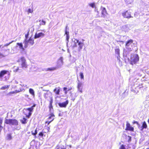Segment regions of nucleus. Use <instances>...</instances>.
I'll return each mask as SVG.
<instances>
[{"label":"nucleus","instance_id":"f257e3e1","mask_svg":"<svg viewBox=\"0 0 149 149\" xmlns=\"http://www.w3.org/2000/svg\"><path fill=\"white\" fill-rule=\"evenodd\" d=\"M82 42L79 41L78 40L76 39H74V40L72 41L71 42L70 47L73 48L76 47L77 46V44L79 46L78 47V50L79 51L81 50L83 46L84 45L83 41L84 40V39H82Z\"/></svg>","mask_w":149,"mask_h":149},{"label":"nucleus","instance_id":"f03ea898","mask_svg":"<svg viewBox=\"0 0 149 149\" xmlns=\"http://www.w3.org/2000/svg\"><path fill=\"white\" fill-rule=\"evenodd\" d=\"M9 50V49H6L4 48L2 46V45H0V51L2 52H0V59L4 58L7 55V53Z\"/></svg>","mask_w":149,"mask_h":149},{"label":"nucleus","instance_id":"7ed1b4c3","mask_svg":"<svg viewBox=\"0 0 149 149\" xmlns=\"http://www.w3.org/2000/svg\"><path fill=\"white\" fill-rule=\"evenodd\" d=\"M17 62L21 63L22 68L24 69L27 68L28 65L27 64L26 60L24 57H21L18 59Z\"/></svg>","mask_w":149,"mask_h":149},{"label":"nucleus","instance_id":"20e7f679","mask_svg":"<svg viewBox=\"0 0 149 149\" xmlns=\"http://www.w3.org/2000/svg\"><path fill=\"white\" fill-rule=\"evenodd\" d=\"M5 123L6 124L17 125H18V122L16 119H6Z\"/></svg>","mask_w":149,"mask_h":149},{"label":"nucleus","instance_id":"39448f33","mask_svg":"<svg viewBox=\"0 0 149 149\" xmlns=\"http://www.w3.org/2000/svg\"><path fill=\"white\" fill-rule=\"evenodd\" d=\"M24 43V47L26 48L28 47V44L30 45H32L34 44V40L31 37H30L28 40L25 39Z\"/></svg>","mask_w":149,"mask_h":149},{"label":"nucleus","instance_id":"423d86ee","mask_svg":"<svg viewBox=\"0 0 149 149\" xmlns=\"http://www.w3.org/2000/svg\"><path fill=\"white\" fill-rule=\"evenodd\" d=\"M131 12H129L128 10H127L122 13V15L124 17L129 19L132 17L131 16Z\"/></svg>","mask_w":149,"mask_h":149},{"label":"nucleus","instance_id":"0eeeda50","mask_svg":"<svg viewBox=\"0 0 149 149\" xmlns=\"http://www.w3.org/2000/svg\"><path fill=\"white\" fill-rule=\"evenodd\" d=\"M44 97L45 98L50 100H53L52 93L50 92H47L44 94Z\"/></svg>","mask_w":149,"mask_h":149},{"label":"nucleus","instance_id":"6e6552de","mask_svg":"<svg viewBox=\"0 0 149 149\" xmlns=\"http://www.w3.org/2000/svg\"><path fill=\"white\" fill-rule=\"evenodd\" d=\"M139 56L137 54H136L135 55L134 58L131 61L130 64L132 65L135 64L139 61Z\"/></svg>","mask_w":149,"mask_h":149},{"label":"nucleus","instance_id":"1a4fd4ad","mask_svg":"<svg viewBox=\"0 0 149 149\" xmlns=\"http://www.w3.org/2000/svg\"><path fill=\"white\" fill-rule=\"evenodd\" d=\"M69 103L68 100H66L65 102H59L58 103V105L60 107L66 108Z\"/></svg>","mask_w":149,"mask_h":149},{"label":"nucleus","instance_id":"9d476101","mask_svg":"<svg viewBox=\"0 0 149 149\" xmlns=\"http://www.w3.org/2000/svg\"><path fill=\"white\" fill-rule=\"evenodd\" d=\"M125 130L133 132L134 131V128L133 127L131 126L130 124L129 123L127 122L126 124Z\"/></svg>","mask_w":149,"mask_h":149},{"label":"nucleus","instance_id":"9b49d317","mask_svg":"<svg viewBox=\"0 0 149 149\" xmlns=\"http://www.w3.org/2000/svg\"><path fill=\"white\" fill-rule=\"evenodd\" d=\"M100 9L101 10V14L103 17H105L107 14L105 8L101 6Z\"/></svg>","mask_w":149,"mask_h":149},{"label":"nucleus","instance_id":"f8f14e48","mask_svg":"<svg viewBox=\"0 0 149 149\" xmlns=\"http://www.w3.org/2000/svg\"><path fill=\"white\" fill-rule=\"evenodd\" d=\"M27 108L24 110V114L26 115V117L28 118H29L32 114V111H29V110L27 111Z\"/></svg>","mask_w":149,"mask_h":149},{"label":"nucleus","instance_id":"ddd939ff","mask_svg":"<svg viewBox=\"0 0 149 149\" xmlns=\"http://www.w3.org/2000/svg\"><path fill=\"white\" fill-rule=\"evenodd\" d=\"M47 132H45L42 131V132H40L38 134V136L40 137H42L43 136L45 137V135L44 134V133H46L48 132L49 131L50 127H48L47 129Z\"/></svg>","mask_w":149,"mask_h":149},{"label":"nucleus","instance_id":"4468645a","mask_svg":"<svg viewBox=\"0 0 149 149\" xmlns=\"http://www.w3.org/2000/svg\"><path fill=\"white\" fill-rule=\"evenodd\" d=\"M44 36L45 34L42 32H40L38 33H36L34 35V38L36 39L40 37H43Z\"/></svg>","mask_w":149,"mask_h":149},{"label":"nucleus","instance_id":"2eb2a0df","mask_svg":"<svg viewBox=\"0 0 149 149\" xmlns=\"http://www.w3.org/2000/svg\"><path fill=\"white\" fill-rule=\"evenodd\" d=\"M133 40L132 39H130L127 41L125 44V46L126 48H128L133 43Z\"/></svg>","mask_w":149,"mask_h":149},{"label":"nucleus","instance_id":"dca6fc26","mask_svg":"<svg viewBox=\"0 0 149 149\" xmlns=\"http://www.w3.org/2000/svg\"><path fill=\"white\" fill-rule=\"evenodd\" d=\"M8 71L6 70H2L0 72V78H2Z\"/></svg>","mask_w":149,"mask_h":149},{"label":"nucleus","instance_id":"f3484780","mask_svg":"<svg viewBox=\"0 0 149 149\" xmlns=\"http://www.w3.org/2000/svg\"><path fill=\"white\" fill-rule=\"evenodd\" d=\"M82 83L81 82H79L78 84L77 88H78V90L79 92L82 93Z\"/></svg>","mask_w":149,"mask_h":149},{"label":"nucleus","instance_id":"a211bd4d","mask_svg":"<svg viewBox=\"0 0 149 149\" xmlns=\"http://www.w3.org/2000/svg\"><path fill=\"white\" fill-rule=\"evenodd\" d=\"M48 117L47 119V120H51L52 119H53V120H54L55 115L53 113H52L49 114L48 115Z\"/></svg>","mask_w":149,"mask_h":149},{"label":"nucleus","instance_id":"6ab92c4d","mask_svg":"<svg viewBox=\"0 0 149 149\" xmlns=\"http://www.w3.org/2000/svg\"><path fill=\"white\" fill-rule=\"evenodd\" d=\"M72 89V87H70L68 89L67 88L64 87L63 88V90L64 91V93L65 94H67L68 93V91L71 90Z\"/></svg>","mask_w":149,"mask_h":149},{"label":"nucleus","instance_id":"aec40b11","mask_svg":"<svg viewBox=\"0 0 149 149\" xmlns=\"http://www.w3.org/2000/svg\"><path fill=\"white\" fill-rule=\"evenodd\" d=\"M17 45L19 46L20 49H21L22 50H24V48L23 47L22 44V42L17 43Z\"/></svg>","mask_w":149,"mask_h":149},{"label":"nucleus","instance_id":"412c9836","mask_svg":"<svg viewBox=\"0 0 149 149\" xmlns=\"http://www.w3.org/2000/svg\"><path fill=\"white\" fill-rule=\"evenodd\" d=\"M147 127V125L146 124V122L144 121L142 124L141 127L142 128V130L143 129H146Z\"/></svg>","mask_w":149,"mask_h":149},{"label":"nucleus","instance_id":"4be33fe9","mask_svg":"<svg viewBox=\"0 0 149 149\" xmlns=\"http://www.w3.org/2000/svg\"><path fill=\"white\" fill-rule=\"evenodd\" d=\"M57 68L56 67H52L51 68H48L46 70L52 71L55 70L57 69Z\"/></svg>","mask_w":149,"mask_h":149},{"label":"nucleus","instance_id":"5701e85b","mask_svg":"<svg viewBox=\"0 0 149 149\" xmlns=\"http://www.w3.org/2000/svg\"><path fill=\"white\" fill-rule=\"evenodd\" d=\"M22 90H16L15 91H11L8 94H13L16 93H19Z\"/></svg>","mask_w":149,"mask_h":149},{"label":"nucleus","instance_id":"b1692460","mask_svg":"<svg viewBox=\"0 0 149 149\" xmlns=\"http://www.w3.org/2000/svg\"><path fill=\"white\" fill-rule=\"evenodd\" d=\"M21 123L23 124H26L27 123V119L25 118H23L22 119L20 120Z\"/></svg>","mask_w":149,"mask_h":149},{"label":"nucleus","instance_id":"393cba45","mask_svg":"<svg viewBox=\"0 0 149 149\" xmlns=\"http://www.w3.org/2000/svg\"><path fill=\"white\" fill-rule=\"evenodd\" d=\"M60 90L59 89H57V88H55L54 90V91L55 93V94L57 95L59 94Z\"/></svg>","mask_w":149,"mask_h":149},{"label":"nucleus","instance_id":"a878e982","mask_svg":"<svg viewBox=\"0 0 149 149\" xmlns=\"http://www.w3.org/2000/svg\"><path fill=\"white\" fill-rule=\"evenodd\" d=\"M53 102V100H50L49 105V111H50L52 109H53V106L52 105V104Z\"/></svg>","mask_w":149,"mask_h":149},{"label":"nucleus","instance_id":"bb28decb","mask_svg":"<svg viewBox=\"0 0 149 149\" xmlns=\"http://www.w3.org/2000/svg\"><path fill=\"white\" fill-rule=\"evenodd\" d=\"M36 106V105L35 104H33L31 107L27 108V109L26 110L27 111V110H29V111H30L32 112L33 109V107H35Z\"/></svg>","mask_w":149,"mask_h":149},{"label":"nucleus","instance_id":"cd10ccee","mask_svg":"<svg viewBox=\"0 0 149 149\" xmlns=\"http://www.w3.org/2000/svg\"><path fill=\"white\" fill-rule=\"evenodd\" d=\"M29 93L33 96L35 95L34 92L32 88H30L29 90Z\"/></svg>","mask_w":149,"mask_h":149},{"label":"nucleus","instance_id":"c85d7f7f","mask_svg":"<svg viewBox=\"0 0 149 149\" xmlns=\"http://www.w3.org/2000/svg\"><path fill=\"white\" fill-rule=\"evenodd\" d=\"M10 85H6V86H3L1 87L0 89L1 90H4L6 89H8L9 88Z\"/></svg>","mask_w":149,"mask_h":149},{"label":"nucleus","instance_id":"c756f323","mask_svg":"<svg viewBox=\"0 0 149 149\" xmlns=\"http://www.w3.org/2000/svg\"><path fill=\"white\" fill-rule=\"evenodd\" d=\"M39 22H41L40 23V25H44L46 24V22L43 20H40L39 21Z\"/></svg>","mask_w":149,"mask_h":149},{"label":"nucleus","instance_id":"7c9ffc66","mask_svg":"<svg viewBox=\"0 0 149 149\" xmlns=\"http://www.w3.org/2000/svg\"><path fill=\"white\" fill-rule=\"evenodd\" d=\"M31 134L32 135L36 136V134L37 133V128H36V129L35 130V132H33V131H31Z\"/></svg>","mask_w":149,"mask_h":149},{"label":"nucleus","instance_id":"2f4dec72","mask_svg":"<svg viewBox=\"0 0 149 149\" xmlns=\"http://www.w3.org/2000/svg\"><path fill=\"white\" fill-rule=\"evenodd\" d=\"M53 121V119H52L50 121H46L45 122V124H47V125H48L52 121Z\"/></svg>","mask_w":149,"mask_h":149},{"label":"nucleus","instance_id":"473e14b6","mask_svg":"<svg viewBox=\"0 0 149 149\" xmlns=\"http://www.w3.org/2000/svg\"><path fill=\"white\" fill-rule=\"evenodd\" d=\"M29 31H28V32H27V33L25 35V39L27 40V39L28 37V36L29 35Z\"/></svg>","mask_w":149,"mask_h":149},{"label":"nucleus","instance_id":"72a5a7b5","mask_svg":"<svg viewBox=\"0 0 149 149\" xmlns=\"http://www.w3.org/2000/svg\"><path fill=\"white\" fill-rule=\"evenodd\" d=\"M115 52L117 54L119 55L120 53V49L119 48L116 49H115Z\"/></svg>","mask_w":149,"mask_h":149},{"label":"nucleus","instance_id":"f704fd0d","mask_svg":"<svg viewBox=\"0 0 149 149\" xmlns=\"http://www.w3.org/2000/svg\"><path fill=\"white\" fill-rule=\"evenodd\" d=\"M80 76V78L81 79H84V76L83 74V73L82 72H80L79 73Z\"/></svg>","mask_w":149,"mask_h":149},{"label":"nucleus","instance_id":"c9c22d12","mask_svg":"<svg viewBox=\"0 0 149 149\" xmlns=\"http://www.w3.org/2000/svg\"><path fill=\"white\" fill-rule=\"evenodd\" d=\"M90 6L92 8H95V5L94 3H91L90 4Z\"/></svg>","mask_w":149,"mask_h":149},{"label":"nucleus","instance_id":"e433bc0d","mask_svg":"<svg viewBox=\"0 0 149 149\" xmlns=\"http://www.w3.org/2000/svg\"><path fill=\"white\" fill-rule=\"evenodd\" d=\"M13 41H12L10 42H9L8 43H7L4 45H2V46H3V47L5 48V46H7L8 45H9L10 44H11V43H12Z\"/></svg>","mask_w":149,"mask_h":149},{"label":"nucleus","instance_id":"4c0bfd02","mask_svg":"<svg viewBox=\"0 0 149 149\" xmlns=\"http://www.w3.org/2000/svg\"><path fill=\"white\" fill-rule=\"evenodd\" d=\"M33 12V10H32L29 8L28 10V13H32Z\"/></svg>","mask_w":149,"mask_h":149},{"label":"nucleus","instance_id":"58836bf2","mask_svg":"<svg viewBox=\"0 0 149 149\" xmlns=\"http://www.w3.org/2000/svg\"><path fill=\"white\" fill-rule=\"evenodd\" d=\"M119 149H125V146L123 145H122L120 146Z\"/></svg>","mask_w":149,"mask_h":149},{"label":"nucleus","instance_id":"ea45409f","mask_svg":"<svg viewBox=\"0 0 149 149\" xmlns=\"http://www.w3.org/2000/svg\"><path fill=\"white\" fill-rule=\"evenodd\" d=\"M133 123L134 124H136L137 125H139V123H138V122L136 121H134L133 122Z\"/></svg>","mask_w":149,"mask_h":149},{"label":"nucleus","instance_id":"a19ab883","mask_svg":"<svg viewBox=\"0 0 149 149\" xmlns=\"http://www.w3.org/2000/svg\"><path fill=\"white\" fill-rule=\"evenodd\" d=\"M69 38V34H67V40H68Z\"/></svg>","mask_w":149,"mask_h":149},{"label":"nucleus","instance_id":"79ce46f5","mask_svg":"<svg viewBox=\"0 0 149 149\" xmlns=\"http://www.w3.org/2000/svg\"><path fill=\"white\" fill-rule=\"evenodd\" d=\"M65 34L67 35V34H69L68 32L66 31H65Z\"/></svg>","mask_w":149,"mask_h":149},{"label":"nucleus","instance_id":"37998d69","mask_svg":"<svg viewBox=\"0 0 149 149\" xmlns=\"http://www.w3.org/2000/svg\"><path fill=\"white\" fill-rule=\"evenodd\" d=\"M66 147H65L63 148H61V149H66Z\"/></svg>","mask_w":149,"mask_h":149},{"label":"nucleus","instance_id":"c03bdc74","mask_svg":"<svg viewBox=\"0 0 149 149\" xmlns=\"http://www.w3.org/2000/svg\"><path fill=\"white\" fill-rule=\"evenodd\" d=\"M60 59L61 60V61H62L63 60V58L62 57H61L60 58Z\"/></svg>","mask_w":149,"mask_h":149},{"label":"nucleus","instance_id":"a18cd8bd","mask_svg":"<svg viewBox=\"0 0 149 149\" xmlns=\"http://www.w3.org/2000/svg\"><path fill=\"white\" fill-rule=\"evenodd\" d=\"M68 146H69V147L70 148H72V146L71 145H69Z\"/></svg>","mask_w":149,"mask_h":149},{"label":"nucleus","instance_id":"49530a36","mask_svg":"<svg viewBox=\"0 0 149 149\" xmlns=\"http://www.w3.org/2000/svg\"><path fill=\"white\" fill-rule=\"evenodd\" d=\"M19 70L18 68H17L16 70V71H17L18 70Z\"/></svg>","mask_w":149,"mask_h":149},{"label":"nucleus","instance_id":"de8ad7c7","mask_svg":"<svg viewBox=\"0 0 149 149\" xmlns=\"http://www.w3.org/2000/svg\"><path fill=\"white\" fill-rule=\"evenodd\" d=\"M148 123H149V118L148 120Z\"/></svg>","mask_w":149,"mask_h":149},{"label":"nucleus","instance_id":"09e8293b","mask_svg":"<svg viewBox=\"0 0 149 149\" xmlns=\"http://www.w3.org/2000/svg\"><path fill=\"white\" fill-rule=\"evenodd\" d=\"M146 149H149V148H147Z\"/></svg>","mask_w":149,"mask_h":149},{"label":"nucleus","instance_id":"8fccbe9b","mask_svg":"<svg viewBox=\"0 0 149 149\" xmlns=\"http://www.w3.org/2000/svg\"><path fill=\"white\" fill-rule=\"evenodd\" d=\"M30 133V132H28V134H29Z\"/></svg>","mask_w":149,"mask_h":149},{"label":"nucleus","instance_id":"3c124183","mask_svg":"<svg viewBox=\"0 0 149 149\" xmlns=\"http://www.w3.org/2000/svg\"><path fill=\"white\" fill-rule=\"evenodd\" d=\"M30 133V132H28V134H29Z\"/></svg>","mask_w":149,"mask_h":149}]
</instances>
